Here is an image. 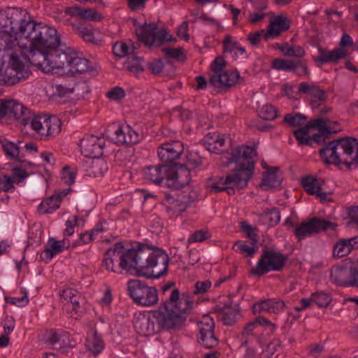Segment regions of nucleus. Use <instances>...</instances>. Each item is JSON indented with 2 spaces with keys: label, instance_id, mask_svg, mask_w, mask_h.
<instances>
[{
  "label": "nucleus",
  "instance_id": "obj_1",
  "mask_svg": "<svg viewBox=\"0 0 358 358\" xmlns=\"http://www.w3.org/2000/svg\"><path fill=\"white\" fill-rule=\"evenodd\" d=\"M119 259V268L127 274L157 279L168 273L169 255L163 249L147 243L136 242Z\"/></svg>",
  "mask_w": 358,
  "mask_h": 358
},
{
  "label": "nucleus",
  "instance_id": "obj_2",
  "mask_svg": "<svg viewBox=\"0 0 358 358\" xmlns=\"http://www.w3.org/2000/svg\"><path fill=\"white\" fill-rule=\"evenodd\" d=\"M257 145H238L233 149L225 166L234 163L236 166L225 178H220V182L225 185L224 192L234 195L236 189H243L248 186L249 180L255 172V161L253 158L257 155Z\"/></svg>",
  "mask_w": 358,
  "mask_h": 358
},
{
  "label": "nucleus",
  "instance_id": "obj_3",
  "mask_svg": "<svg viewBox=\"0 0 358 358\" xmlns=\"http://www.w3.org/2000/svg\"><path fill=\"white\" fill-rule=\"evenodd\" d=\"M193 308V301L188 294H182L178 289H173L168 299H165L159 308L152 312L159 328L164 330L176 329L187 318Z\"/></svg>",
  "mask_w": 358,
  "mask_h": 358
},
{
  "label": "nucleus",
  "instance_id": "obj_4",
  "mask_svg": "<svg viewBox=\"0 0 358 358\" xmlns=\"http://www.w3.org/2000/svg\"><path fill=\"white\" fill-rule=\"evenodd\" d=\"M35 29V33L32 32L30 36H25L23 38V41L29 43L27 50L24 51V56L32 66L43 67L45 64L48 67L49 49L57 42V30L43 23H39Z\"/></svg>",
  "mask_w": 358,
  "mask_h": 358
},
{
  "label": "nucleus",
  "instance_id": "obj_5",
  "mask_svg": "<svg viewBox=\"0 0 358 358\" xmlns=\"http://www.w3.org/2000/svg\"><path fill=\"white\" fill-rule=\"evenodd\" d=\"M356 145H358V141L354 137L338 138L329 141L319 150V154L324 164L348 171V168L354 164L350 160H352Z\"/></svg>",
  "mask_w": 358,
  "mask_h": 358
},
{
  "label": "nucleus",
  "instance_id": "obj_6",
  "mask_svg": "<svg viewBox=\"0 0 358 358\" xmlns=\"http://www.w3.org/2000/svg\"><path fill=\"white\" fill-rule=\"evenodd\" d=\"M38 24L29 15L17 10L0 12V34L8 36L9 41L14 38L24 45H27V43L23 42L24 37L30 36L32 32L35 33V27Z\"/></svg>",
  "mask_w": 358,
  "mask_h": 358
},
{
  "label": "nucleus",
  "instance_id": "obj_7",
  "mask_svg": "<svg viewBox=\"0 0 358 358\" xmlns=\"http://www.w3.org/2000/svg\"><path fill=\"white\" fill-rule=\"evenodd\" d=\"M287 259V256L282 252L275 250L273 248L265 247L262 250L257 266L251 268L250 274L261 277L271 271H282Z\"/></svg>",
  "mask_w": 358,
  "mask_h": 358
},
{
  "label": "nucleus",
  "instance_id": "obj_8",
  "mask_svg": "<svg viewBox=\"0 0 358 358\" xmlns=\"http://www.w3.org/2000/svg\"><path fill=\"white\" fill-rule=\"evenodd\" d=\"M127 292L134 302L143 306H151L158 301V291L155 287H150L145 282L134 279L127 283Z\"/></svg>",
  "mask_w": 358,
  "mask_h": 358
},
{
  "label": "nucleus",
  "instance_id": "obj_9",
  "mask_svg": "<svg viewBox=\"0 0 358 358\" xmlns=\"http://www.w3.org/2000/svg\"><path fill=\"white\" fill-rule=\"evenodd\" d=\"M30 74L31 71L25 68L18 55L13 52L10 55L8 64L0 68V85H15L21 80L27 78Z\"/></svg>",
  "mask_w": 358,
  "mask_h": 358
},
{
  "label": "nucleus",
  "instance_id": "obj_10",
  "mask_svg": "<svg viewBox=\"0 0 358 358\" xmlns=\"http://www.w3.org/2000/svg\"><path fill=\"white\" fill-rule=\"evenodd\" d=\"M289 27L290 22L287 21V17L278 15L271 21L266 31L261 29L255 32H250L248 35L247 40L252 46H257L262 38L267 41L271 38L278 37L282 32L288 30Z\"/></svg>",
  "mask_w": 358,
  "mask_h": 358
},
{
  "label": "nucleus",
  "instance_id": "obj_11",
  "mask_svg": "<svg viewBox=\"0 0 358 358\" xmlns=\"http://www.w3.org/2000/svg\"><path fill=\"white\" fill-rule=\"evenodd\" d=\"M7 117L27 125L31 117V111L14 99H0V119Z\"/></svg>",
  "mask_w": 358,
  "mask_h": 358
},
{
  "label": "nucleus",
  "instance_id": "obj_12",
  "mask_svg": "<svg viewBox=\"0 0 358 358\" xmlns=\"http://www.w3.org/2000/svg\"><path fill=\"white\" fill-rule=\"evenodd\" d=\"M336 226L337 224L334 222L314 217L299 224L294 229L293 234L297 240L301 241L307 237L313 236L328 229L335 230Z\"/></svg>",
  "mask_w": 358,
  "mask_h": 358
},
{
  "label": "nucleus",
  "instance_id": "obj_13",
  "mask_svg": "<svg viewBox=\"0 0 358 358\" xmlns=\"http://www.w3.org/2000/svg\"><path fill=\"white\" fill-rule=\"evenodd\" d=\"M157 29L155 23L145 22L136 29V35L138 40L146 46H159L164 43L167 32L165 30L157 31Z\"/></svg>",
  "mask_w": 358,
  "mask_h": 358
},
{
  "label": "nucleus",
  "instance_id": "obj_14",
  "mask_svg": "<svg viewBox=\"0 0 358 358\" xmlns=\"http://www.w3.org/2000/svg\"><path fill=\"white\" fill-rule=\"evenodd\" d=\"M160 203L171 216L180 215L190 204L188 196L182 192H164Z\"/></svg>",
  "mask_w": 358,
  "mask_h": 358
},
{
  "label": "nucleus",
  "instance_id": "obj_15",
  "mask_svg": "<svg viewBox=\"0 0 358 358\" xmlns=\"http://www.w3.org/2000/svg\"><path fill=\"white\" fill-rule=\"evenodd\" d=\"M183 150V144L180 141H171L162 144L158 148L157 153L162 164L171 168L178 166L179 163L175 161L179 158Z\"/></svg>",
  "mask_w": 358,
  "mask_h": 358
},
{
  "label": "nucleus",
  "instance_id": "obj_16",
  "mask_svg": "<svg viewBox=\"0 0 358 358\" xmlns=\"http://www.w3.org/2000/svg\"><path fill=\"white\" fill-rule=\"evenodd\" d=\"M215 323L212 318L204 317L201 322L197 336L198 343L206 348H214L219 344L218 338L214 334Z\"/></svg>",
  "mask_w": 358,
  "mask_h": 358
},
{
  "label": "nucleus",
  "instance_id": "obj_17",
  "mask_svg": "<svg viewBox=\"0 0 358 358\" xmlns=\"http://www.w3.org/2000/svg\"><path fill=\"white\" fill-rule=\"evenodd\" d=\"M177 166L171 167L169 172V178L166 185L171 189H179L189 185L191 181L190 171L188 168L182 164Z\"/></svg>",
  "mask_w": 358,
  "mask_h": 358
},
{
  "label": "nucleus",
  "instance_id": "obj_18",
  "mask_svg": "<svg viewBox=\"0 0 358 358\" xmlns=\"http://www.w3.org/2000/svg\"><path fill=\"white\" fill-rule=\"evenodd\" d=\"M56 38L57 42L56 44L51 45L49 49V62H48V71L51 69H60L69 67L70 59L72 54L67 52L65 50L59 49L61 45L60 38L56 33Z\"/></svg>",
  "mask_w": 358,
  "mask_h": 358
},
{
  "label": "nucleus",
  "instance_id": "obj_19",
  "mask_svg": "<svg viewBox=\"0 0 358 358\" xmlns=\"http://www.w3.org/2000/svg\"><path fill=\"white\" fill-rule=\"evenodd\" d=\"M113 134L110 136L111 140L117 145L136 144L141 141V136L129 125L118 124Z\"/></svg>",
  "mask_w": 358,
  "mask_h": 358
},
{
  "label": "nucleus",
  "instance_id": "obj_20",
  "mask_svg": "<svg viewBox=\"0 0 358 358\" xmlns=\"http://www.w3.org/2000/svg\"><path fill=\"white\" fill-rule=\"evenodd\" d=\"M243 78L240 76L237 70L234 71H225L222 74L212 75L209 78L208 85L215 87L227 88L241 83Z\"/></svg>",
  "mask_w": 358,
  "mask_h": 358
},
{
  "label": "nucleus",
  "instance_id": "obj_21",
  "mask_svg": "<svg viewBox=\"0 0 358 358\" xmlns=\"http://www.w3.org/2000/svg\"><path fill=\"white\" fill-rule=\"evenodd\" d=\"M323 180H319L317 178L313 176H306L301 180V186L310 195H315L320 198L321 202L331 201L327 198L328 192L322 190Z\"/></svg>",
  "mask_w": 358,
  "mask_h": 358
},
{
  "label": "nucleus",
  "instance_id": "obj_22",
  "mask_svg": "<svg viewBox=\"0 0 358 358\" xmlns=\"http://www.w3.org/2000/svg\"><path fill=\"white\" fill-rule=\"evenodd\" d=\"M355 268L345 266H334L330 271L331 281L339 286L352 287L351 285L353 280Z\"/></svg>",
  "mask_w": 358,
  "mask_h": 358
},
{
  "label": "nucleus",
  "instance_id": "obj_23",
  "mask_svg": "<svg viewBox=\"0 0 358 358\" xmlns=\"http://www.w3.org/2000/svg\"><path fill=\"white\" fill-rule=\"evenodd\" d=\"M65 13L80 20L92 22H100L103 18L102 14L99 13L93 8H85L78 6L67 7L65 9Z\"/></svg>",
  "mask_w": 358,
  "mask_h": 358
},
{
  "label": "nucleus",
  "instance_id": "obj_24",
  "mask_svg": "<svg viewBox=\"0 0 358 358\" xmlns=\"http://www.w3.org/2000/svg\"><path fill=\"white\" fill-rule=\"evenodd\" d=\"M170 167L166 164H158L157 166H150L143 171L144 178L155 184H160L164 179L169 178V172Z\"/></svg>",
  "mask_w": 358,
  "mask_h": 358
},
{
  "label": "nucleus",
  "instance_id": "obj_25",
  "mask_svg": "<svg viewBox=\"0 0 358 358\" xmlns=\"http://www.w3.org/2000/svg\"><path fill=\"white\" fill-rule=\"evenodd\" d=\"M299 92L308 94L311 96L310 105L312 108H318L321 103L327 99L324 91L316 85L310 86L308 83H301L299 87Z\"/></svg>",
  "mask_w": 358,
  "mask_h": 358
},
{
  "label": "nucleus",
  "instance_id": "obj_26",
  "mask_svg": "<svg viewBox=\"0 0 358 358\" xmlns=\"http://www.w3.org/2000/svg\"><path fill=\"white\" fill-rule=\"evenodd\" d=\"M284 307L285 303L282 301L268 299L255 303L252 307V313L254 315L262 312L278 313L283 310Z\"/></svg>",
  "mask_w": 358,
  "mask_h": 358
},
{
  "label": "nucleus",
  "instance_id": "obj_27",
  "mask_svg": "<svg viewBox=\"0 0 358 358\" xmlns=\"http://www.w3.org/2000/svg\"><path fill=\"white\" fill-rule=\"evenodd\" d=\"M85 347L92 355L96 356L104 349L105 343L95 329H91L87 333Z\"/></svg>",
  "mask_w": 358,
  "mask_h": 358
},
{
  "label": "nucleus",
  "instance_id": "obj_28",
  "mask_svg": "<svg viewBox=\"0 0 358 358\" xmlns=\"http://www.w3.org/2000/svg\"><path fill=\"white\" fill-rule=\"evenodd\" d=\"M279 170L278 166L271 167L269 171L266 173L259 185L260 187L264 190L278 187L281 185L282 177L277 173Z\"/></svg>",
  "mask_w": 358,
  "mask_h": 358
},
{
  "label": "nucleus",
  "instance_id": "obj_29",
  "mask_svg": "<svg viewBox=\"0 0 358 358\" xmlns=\"http://www.w3.org/2000/svg\"><path fill=\"white\" fill-rule=\"evenodd\" d=\"M320 55L317 62L321 64L337 63L341 59L346 57L347 52L341 48H335L332 51L319 48Z\"/></svg>",
  "mask_w": 358,
  "mask_h": 358
},
{
  "label": "nucleus",
  "instance_id": "obj_30",
  "mask_svg": "<svg viewBox=\"0 0 358 358\" xmlns=\"http://www.w3.org/2000/svg\"><path fill=\"white\" fill-rule=\"evenodd\" d=\"M64 240L57 241L53 238H50L40 257L45 262L50 261L56 255L61 253L64 250Z\"/></svg>",
  "mask_w": 358,
  "mask_h": 358
},
{
  "label": "nucleus",
  "instance_id": "obj_31",
  "mask_svg": "<svg viewBox=\"0 0 358 358\" xmlns=\"http://www.w3.org/2000/svg\"><path fill=\"white\" fill-rule=\"evenodd\" d=\"M76 86V80L72 77H66L59 83L54 84V94L60 97L69 96L73 92Z\"/></svg>",
  "mask_w": 358,
  "mask_h": 358
},
{
  "label": "nucleus",
  "instance_id": "obj_32",
  "mask_svg": "<svg viewBox=\"0 0 358 358\" xmlns=\"http://www.w3.org/2000/svg\"><path fill=\"white\" fill-rule=\"evenodd\" d=\"M134 325L136 331L145 336H150L155 332L154 322L145 315L136 317Z\"/></svg>",
  "mask_w": 358,
  "mask_h": 358
},
{
  "label": "nucleus",
  "instance_id": "obj_33",
  "mask_svg": "<svg viewBox=\"0 0 358 358\" xmlns=\"http://www.w3.org/2000/svg\"><path fill=\"white\" fill-rule=\"evenodd\" d=\"M61 203V194H53L42 201L38 206V211L43 214L52 213L59 208Z\"/></svg>",
  "mask_w": 358,
  "mask_h": 358
},
{
  "label": "nucleus",
  "instance_id": "obj_34",
  "mask_svg": "<svg viewBox=\"0 0 358 358\" xmlns=\"http://www.w3.org/2000/svg\"><path fill=\"white\" fill-rule=\"evenodd\" d=\"M69 71L71 73H83L87 71H92L93 68L89 66L88 59L78 57L76 54H72L70 61H69Z\"/></svg>",
  "mask_w": 358,
  "mask_h": 358
},
{
  "label": "nucleus",
  "instance_id": "obj_35",
  "mask_svg": "<svg viewBox=\"0 0 358 358\" xmlns=\"http://www.w3.org/2000/svg\"><path fill=\"white\" fill-rule=\"evenodd\" d=\"M239 305L234 303L232 301L229 300L227 303V307L224 316L222 317V320L225 325L231 326L234 324L237 319L239 313Z\"/></svg>",
  "mask_w": 358,
  "mask_h": 358
},
{
  "label": "nucleus",
  "instance_id": "obj_36",
  "mask_svg": "<svg viewBox=\"0 0 358 358\" xmlns=\"http://www.w3.org/2000/svg\"><path fill=\"white\" fill-rule=\"evenodd\" d=\"M3 147L6 155L11 159H15L20 162L25 163L28 166H34L32 162H27L24 159V156L20 155V148L15 143L9 141L6 143Z\"/></svg>",
  "mask_w": 358,
  "mask_h": 358
},
{
  "label": "nucleus",
  "instance_id": "obj_37",
  "mask_svg": "<svg viewBox=\"0 0 358 358\" xmlns=\"http://www.w3.org/2000/svg\"><path fill=\"white\" fill-rule=\"evenodd\" d=\"M311 129H313V128L312 127L310 122L309 121L303 127L297 129L294 131L293 135L297 140L299 145H310V141L309 140L310 136H308V135Z\"/></svg>",
  "mask_w": 358,
  "mask_h": 358
},
{
  "label": "nucleus",
  "instance_id": "obj_38",
  "mask_svg": "<svg viewBox=\"0 0 358 358\" xmlns=\"http://www.w3.org/2000/svg\"><path fill=\"white\" fill-rule=\"evenodd\" d=\"M296 59H284L276 58L271 62V68L278 71H292L296 69Z\"/></svg>",
  "mask_w": 358,
  "mask_h": 358
},
{
  "label": "nucleus",
  "instance_id": "obj_39",
  "mask_svg": "<svg viewBox=\"0 0 358 358\" xmlns=\"http://www.w3.org/2000/svg\"><path fill=\"white\" fill-rule=\"evenodd\" d=\"M78 35L87 43H90L94 45H101L102 40L94 36L93 31L86 27H79L78 29Z\"/></svg>",
  "mask_w": 358,
  "mask_h": 358
},
{
  "label": "nucleus",
  "instance_id": "obj_40",
  "mask_svg": "<svg viewBox=\"0 0 358 358\" xmlns=\"http://www.w3.org/2000/svg\"><path fill=\"white\" fill-rule=\"evenodd\" d=\"M144 59L141 57L131 55L128 57L127 69L135 73L143 72L144 71Z\"/></svg>",
  "mask_w": 358,
  "mask_h": 358
},
{
  "label": "nucleus",
  "instance_id": "obj_41",
  "mask_svg": "<svg viewBox=\"0 0 358 358\" xmlns=\"http://www.w3.org/2000/svg\"><path fill=\"white\" fill-rule=\"evenodd\" d=\"M187 160L185 164H182L183 166H185L189 171L196 170L200 168L203 163V157L199 155L197 152H189L187 157Z\"/></svg>",
  "mask_w": 358,
  "mask_h": 358
},
{
  "label": "nucleus",
  "instance_id": "obj_42",
  "mask_svg": "<svg viewBox=\"0 0 358 358\" xmlns=\"http://www.w3.org/2000/svg\"><path fill=\"white\" fill-rule=\"evenodd\" d=\"M278 49L284 53L287 57H302L305 55V50L300 46H289L287 43L283 45L277 44Z\"/></svg>",
  "mask_w": 358,
  "mask_h": 358
},
{
  "label": "nucleus",
  "instance_id": "obj_43",
  "mask_svg": "<svg viewBox=\"0 0 358 358\" xmlns=\"http://www.w3.org/2000/svg\"><path fill=\"white\" fill-rule=\"evenodd\" d=\"M313 129H317L319 131H324L326 133H338L337 130L333 129V128L328 125L330 124L331 120L327 119L320 117L313 119L310 120Z\"/></svg>",
  "mask_w": 358,
  "mask_h": 358
},
{
  "label": "nucleus",
  "instance_id": "obj_44",
  "mask_svg": "<svg viewBox=\"0 0 358 358\" xmlns=\"http://www.w3.org/2000/svg\"><path fill=\"white\" fill-rule=\"evenodd\" d=\"M44 126L46 127V133L49 136H55L61 131V122L57 117H49L44 120Z\"/></svg>",
  "mask_w": 358,
  "mask_h": 358
},
{
  "label": "nucleus",
  "instance_id": "obj_45",
  "mask_svg": "<svg viewBox=\"0 0 358 358\" xmlns=\"http://www.w3.org/2000/svg\"><path fill=\"white\" fill-rule=\"evenodd\" d=\"M352 251L347 239L338 241L334 245V257H343L348 255Z\"/></svg>",
  "mask_w": 358,
  "mask_h": 358
},
{
  "label": "nucleus",
  "instance_id": "obj_46",
  "mask_svg": "<svg viewBox=\"0 0 358 358\" xmlns=\"http://www.w3.org/2000/svg\"><path fill=\"white\" fill-rule=\"evenodd\" d=\"M105 140L103 138H98V141L96 143H95L93 147L90 149V151L85 155V156H89L92 158L99 157L100 156H107V152H105Z\"/></svg>",
  "mask_w": 358,
  "mask_h": 358
},
{
  "label": "nucleus",
  "instance_id": "obj_47",
  "mask_svg": "<svg viewBox=\"0 0 358 358\" xmlns=\"http://www.w3.org/2000/svg\"><path fill=\"white\" fill-rule=\"evenodd\" d=\"M262 215L268 220V224L270 227L277 225L280 220V214L278 208L273 207L264 210Z\"/></svg>",
  "mask_w": 358,
  "mask_h": 358
},
{
  "label": "nucleus",
  "instance_id": "obj_48",
  "mask_svg": "<svg viewBox=\"0 0 358 358\" xmlns=\"http://www.w3.org/2000/svg\"><path fill=\"white\" fill-rule=\"evenodd\" d=\"M307 120V116L301 113L291 114L288 113L284 117V122L291 127H295L301 126L303 122Z\"/></svg>",
  "mask_w": 358,
  "mask_h": 358
},
{
  "label": "nucleus",
  "instance_id": "obj_49",
  "mask_svg": "<svg viewBox=\"0 0 358 358\" xmlns=\"http://www.w3.org/2000/svg\"><path fill=\"white\" fill-rule=\"evenodd\" d=\"M313 303H315L320 308L327 307L332 299L329 294L322 292H317L311 294Z\"/></svg>",
  "mask_w": 358,
  "mask_h": 358
},
{
  "label": "nucleus",
  "instance_id": "obj_50",
  "mask_svg": "<svg viewBox=\"0 0 358 358\" xmlns=\"http://www.w3.org/2000/svg\"><path fill=\"white\" fill-rule=\"evenodd\" d=\"M336 133H326L324 131H319L317 134H315L313 136L309 137V140L310 141V145H307L308 146L313 147V143L317 145H324L328 143L327 140L331 141V136L332 134H335Z\"/></svg>",
  "mask_w": 358,
  "mask_h": 358
},
{
  "label": "nucleus",
  "instance_id": "obj_51",
  "mask_svg": "<svg viewBox=\"0 0 358 358\" xmlns=\"http://www.w3.org/2000/svg\"><path fill=\"white\" fill-rule=\"evenodd\" d=\"M98 138L99 137L94 135H90L83 137L80 142L81 152L85 155L88 151H90V149L93 145L96 143Z\"/></svg>",
  "mask_w": 358,
  "mask_h": 358
},
{
  "label": "nucleus",
  "instance_id": "obj_52",
  "mask_svg": "<svg viewBox=\"0 0 358 358\" xmlns=\"http://www.w3.org/2000/svg\"><path fill=\"white\" fill-rule=\"evenodd\" d=\"M259 115L264 120H273L278 116V111L273 106L266 104L260 110Z\"/></svg>",
  "mask_w": 358,
  "mask_h": 358
},
{
  "label": "nucleus",
  "instance_id": "obj_53",
  "mask_svg": "<svg viewBox=\"0 0 358 358\" xmlns=\"http://www.w3.org/2000/svg\"><path fill=\"white\" fill-rule=\"evenodd\" d=\"M210 237L211 235L208 230L201 229L192 234L187 240V243L190 244L192 243L203 242Z\"/></svg>",
  "mask_w": 358,
  "mask_h": 358
},
{
  "label": "nucleus",
  "instance_id": "obj_54",
  "mask_svg": "<svg viewBox=\"0 0 358 358\" xmlns=\"http://www.w3.org/2000/svg\"><path fill=\"white\" fill-rule=\"evenodd\" d=\"M233 248L236 250H238L241 254L247 253V255L250 257H253L258 249L257 246L251 247L240 241L236 242Z\"/></svg>",
  "mask_w": 358,
  "mask_h": 358
},
{
  "label": "nucleus",
  "instance_id": "obj_55",
  "mask_svg": "<svg viewBox=\"0 0 358 358\" xmlns=\"http://www.w3.org/2000/svg\"><path fill=\"white\" fill-rule=\"evenodd\" d=\"M227 66V62L222 56L217 57L212 62L210 68L214 73L213 75L222 74L224 68Z\"/></svg>",
  "mask_w": 358,
  "mask_h": 358
},
{
  "label": "nucleus",
  "instance_id": "obj_56",
  "mask_svg": "<svg viewBox=\"0 0 358 358\" xmlns=\"http://www.w3.org/2000/svg\"><path fill=\"white\" fill-rule=\"evenodd\" d=\"M241 231L246 233V236L252 241V244L255 245L257 242L258 235L255 233L256 228H252L251 225L248 224L246 222H242L241 224Z\"/></svg>",
  "mask_w": 358,
  "mask_h": 358
},
{
  "label": "nucleus",
  "instance_id": "obj_57",
  "mask_svg": "<svg viewBox=\"0 0 358 358\" xmlns=\"http://www.w3.org/2000/svg\"><path fill=\"white\" fill-rule=\"evenodd\" d=\"M223 52L232 53L234 50L237 49L238 42L234 40L231 35H227L223 41Z\"/></svg>",
  "mask_w": 358,
  "mask_h": 358
},
{
  "label": "nucleus",
  "instance_id": "obj_58",
  "mask_svg": "<svg viewBox=\"0 0 358 358\" xmlns=\"http://www.w3.org/2000/svg\"><path fill=\"white\" fill-rule=\"evenodd\" d=\"M15 180L12 176L7 174H3L0 177V185L3 192H8L12 189H15L14 183Z\"/></svg>",
  "mask_w": 358,
  "mask_h": 358
},
{
  "label": "nucleus",
  "instance_id": "obj_59",
  "mask_svg": "<svg viewBox=\"0 0 358 358\" xmlns=\"http://www.w3.org/2000/svg\"><path fill=\"white\" fill-rule=\"evenodd\" d=\"M114 54L119 57H122L126 55H130V48L127 44L122 42H117L113 46Z\"/></svg>",
  "mask_w": 358,
  "mask_h": 358
},
{
  "label": "nucleus",
  "instance_id": "obj_60",
  "mask_svg": "<svg viewBox=\"0 0 358 358\" xmlns=\"http://www.w3.org/2000/svg\"><path fill=\"white\" fill-rule=\"evenodd\" d=\"M147 66L153 75H159L162 71L164 64L161 59H155L148 63Z\"/></svg>",
  "mask_w": 358,
  "mask_h": 358
},
{
  "label": "nucleus",
  "instance_id": "obj_61",
  "mask_svg": "<svg viewBox=\"0 0 358 358\" xmlns=\"http://www.w3.org/2000/svg\"><path fill=\"white\" fill-rule=\"evenodd\" d=\"M162 51L165 54L166 58L178 59L183 55V48H164Z\"/></svg>",
  "mask_w": 358,
  "mask_h": 358
},
{
  "label": "nucleus",
  "instance_id": "obj_62",
  "mask_svg": "<svg viewBox=\"0 0 358 358\" xmlns=\"http://www.w3.org/2000/svg\"><path fill=\"white\" fill-rule=\"evenodd\" d=\"M106 96L111 100H121L125 96V92L120 87H115L107 92Z\"/></svg>",
  "mask_w": 358,
  "mask_h": 358
},
{
  "label": "nucleus",
  "instance_id": "obj_63",
  "mask_svg": "<svg viewBox=\"0 0 358 358\" xmlns=\"http://www.w3.org/2000/svg\"><path fill=\"white\" fill-rule=\"evenodd\" d=\"M124 246L122 242L116 243L113 248L108 249L105 253V256H122L125 253L124 251Z\"/></svg>",
  "mask_w": 358,
  "mask_h": 358
},
{
  "label": "nucleus",
  "instance_id": "obj_64",
  "mask_svg": "<svg viewBox=\"0 0 358 358\" xmlns=\"http://www.w3.org/2000/svg\"><path fill=\"white\" fill-rule=\"evenodd\" d=\"M13 178H14V180H15V182L19 184L24 179L27 178L29 176V173L25 170L21 169L20 167H14L12 169V176Z\"/></svg>",
  "mask_w": 358,
  "mask_h": 358
}]
</instances>
